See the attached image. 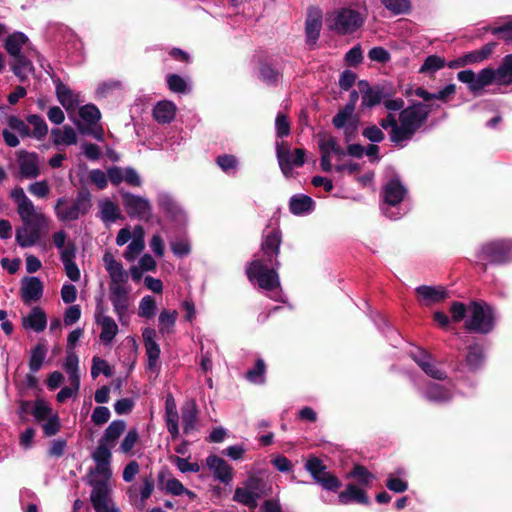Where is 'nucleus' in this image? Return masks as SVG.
Returning a JSON list of instances; mask_svg holds the SVG:
<instances>
[{
    "mask_svg": "<svg viewBox=\"0 0 512 512\" xmlns=\"http://www.w3.org/2000/svg\"><path fill=\"white\" fill-rule=\"evenodd\" d=\"M281 242L282 236L278 229L264 232L261 250L246 269L249 281L275 301H282V290L277 272L280 266L278 256Z\"/></svg>",
    "mask_w": 512,
    "mask_h": 512,
    "instance_id": "1",
    "label": "nucleus"
},
{
    "mask_svg": "<svg viewBox=\"0 0 512 512\" xmlns=\"http://www.w3.org/2000/svg\"><path fill=\"white\" fill-rule=\"evenodd\" d=\"M388 114L380 121L382 129L388 131L390 141L398 147H405L414 134L425 124L430 115V106L421 102L404 108L401 98H384Z\"/></svg>",
    "mask_w": 512,
    "mask_h": 512,
    "instance_id": "2",
    "label": "nucleus"
},
{
    "mask_svg": "<svg viewBox=\"0 0 512 512\" xmlns=\"http://www.w3.org/2000/svg\"><path fill=\"white\" fill-rule=\"evenodd\" d=\"M353 7H341L326 15L328 28L337 34L348 35L357 31L365 22L364 0H352Z\"/></svg>",
    "mask_w": 512,
    "mask_h": 512,
    "instance_id": "3",
    "label": "nucleus"
},
{
    "mask_svg": "<svg viewBox=\"0 0 512 512\" xmlns=\"http://www.w3.org/2000/svg\"><path fill=\"white\" fill-rule=\"evenodd\" d=\"M22 226L16 230V241L20 247L26 248L36 244L42 236V230L47 226V219L42 213L35 211L19 214Z\"/></svg>",
    "mask_w": 512,
    "mask_h": 512,
    "instance_id": "4",
    "label": "nucleus"
},
{
    "mask_svg": "<svg viewBox=\"0 0 512 512\" xmlns=\"http://www.w3.org/2000/svg\"><path fill=\"white\" fill-rule=\"evenodd\" d=\"M494 309L485 302L473 301L468 305V316L465 321L467 330L487 334L494 328Z\"/></svg>",
    "mask_w": 512,
    "mask_h": 512,
    "instance_id": "5",
    "label": "nucleus"
},
{
    "mask_svg": "<svg viewBox=\"0 0 512 512\" xmlns=\"http://www.w3.org/2000/svg\"><path fill=\"white\" fill-rule=\"evenodd\" d=\"M67 202L65 197H61L55 205L56 216L63 222L77 220L80 215L88 213L91 208V193L86 186H83L78 190L77 196L70 207H67Z\"/></svg>",
    "mask_w": 512,
    "mask_h": 512,
    "instance_id": "6",
    "label": "nucleus"
},
{
    "mask_svg": "<svg viewBox=\"0 0 512 512\" xmlns=\"http://www.w3.org/2000/svg\"><path fill=\"white\" fill-rule=\"evenodd\" d=\"M407 193L406 188L398 179L390 180L383 188L382 212L392 220L401 218L406 210L398 207Z\"/></svg>",
    "mask_w": 512,
    "mask_h": 512,
    "instance_id": "7",
    "label": "nucleus"
},
{
    "mask_svg": "<svg viewBox=\"0 0 512 512\" xmlns=\"http://www.w3.org/2000/svg\"><path fill=\"white\" fill-rule=\"evenodd\" d=\"M476 257L481 262L492 264H506L512 261V240L500 239L482 244Z\"/></svg>",
    "mask_w": 512,
    "mask_h": 512,
    "instance_id": "8",
    "label": "nucleus"
},
{
    "mask_svg": "<svg viewBox=\"0 0 512 512\" xmlns=\"http://www.w3.org/2000/svg\"><path fill=\"white\" fill-rule=\"evenodd\" d=\"M410 355L428 377L438 381H443L447 378V373L443 369L442 364L425 349L418 348L412 351Z\"/></svg>",
    "mask_w": 512,
    "mask_h": 512,
    "instance_id": "9",
    "label": "nucleus"
},
{
    "mask_svg": "<svg viewBox=\"0 0 512 512\" xmlns=\"http://www.w3.org/2000/svg\"><path fill=\"white\" fill-rule=\"evenodd\" d=\"M276 156L282 173L288 177L294 167H300L304 164L305 152L303 149H295L294 153L284 141L276 142Z\"/></svg>",
    "mask_w": 512,
    "mask_h": 512,
    "instance_id": "10",
    "label": "nucleus"
},
{
    "mask_svg": "<svg viewBox=\"0 0 512 512\" xmlns=\"http://www.w3.org/2000/svg\"><path fill=\"white\" fill-rule=\"evenodd\" d=\"M415 385L420 396L432 403H447L452 400L456 394L452 386H446L436 382Z\"/></svg>",
    "mask_w": 512,
    "mask_h": 512,
    "instance_id": "11",
    "label": "nucleus"
},
{
    "mask_svg": "<svg viewBox=\"0 0 512 512\" xmlns=\"http://www.w3.org/2000/svg\"><path fill=\"white\" fill-rule=\"evenodd\" d=\"M121 196L126 212L131 218L136 217L145 221L151 219L152 206L147 199L130 192H124Z\"/></svg>",
    "mask_w": 512,
    "mask_h": 512,
    "instance_id": "12",
    "label": "nucleus"
},
{
    "mask_svg": "<svg viewBox=\"0 0 512 512\" xmlns=\"http://www.w3.org/2000/svg\"><path fill=\"white\" fill-rule=\"evenodd\" d=\"M19 178L20 179H34L40 175L39 157L35 152H28L20 150L17 153Z\"/></svg>",
    "mask_w": 512,
    "mask_h": 512,
    "instance_id": "13",
    "label": "nucleus"
},
{
    "mask_svg": "<svg viewBox=\"0 0 512 512\" xmlns=\"http://www.w3.org/2000/svg\"><path fill=\"white\" fill-rule=\"evenodd\" d=\"M457 79L467 84L469 90L474 94H478L484 87L489 86L491 80L488 68L480 70L478 74H475L472 70L460 71L457 74Z\"/></svg>",
    "mask_w": 512,
    "mask_h": 512,
    "instance_id": "14",
    "label": "nucleus"
},
{
    "mask_svg": "<svg viewBox=\"0 0 512 512\" xmlns=\"http://www.w3.org/2000/svg\"><path fill=\"white\" fill-rule=\"evenodd\" d=\"M43 289V283L38 277H24L20 288V296L24 304L30 305L39 301L42 298Z\"/></svg>",
    "mask_w": 512,
    "mask_h": 512,
    "instance_id": "15",
    "label": "nucleus"
},
{
    "mask_svg": "<svg viewBox=\"0 0 512 512\" xmlns=\"http://www.w3.org/2000/svg\"><path fill=\"white\" fill-rule=\"evenodd\" d=\"M24 47L26 48V52L37 54V50L32 47L29 38L23 32H13L9 34L4 41V49L10 57L18 56V54L23 53L22 50Z\"/></svg>",
    "mask_w": 512,
    "mask_h": 512,
    "instance_id": "16",
    "label": "nucleus"
},
{
    "mask_svg": "<svg viewBox=\"0 0 512 512\" xmlns=\"http://www.w3.org/2000/svg\"><path fill=\"white\" fill-rule=\"evenodd\" d=\"M77 247L73 241H68L66 247L61 250L60 259L64 265L67 277L74 282L80 280L81 273L75 263Z\"/></svg>",
    "mask_w": 512,
    "mask_h": 512,
    "instance_id": "17",
    "label": "nucleus"
},
{
    "mask_svg": "<svg viewBox=\"0 0 512 512\" xmlns=\"http://www.w3.org/2000/svg\"><path fill=\"white\" fill-rule=\"evenodd\" d=\"M156 336V330L150 327L145 328L142 332V337L148 359L147 367L151 371H154L155 368L157 367L161 353L160 346L155 341Z\"/></svg>",
    "mask_w": 512,
    "mask_h": 512,
    "instance_id": "18",
    "label": "nucleus"
},
{
    "mask_svg": "<svg viewBox=\"0 0 512 512\" xmlns=\"http://www.w3.org/2000/svg\"><path fill=\"white\" fill-rule=\"evenodd\" d=\"M36 55L35 53L24 52L18 56H12L9 60L10 70L19 79L20 82H25L28 79L29 73H34V66L30 56Z\"/></svg>",
    "mask_w": 512,
    "mask_h": 512,
    "instance_id": "19",
    "label": "nucleus"
},
{
    "mask_svg": "<svg viewBox=\"0 0 512 512\" xmlns=\"http://www.w3.org/2000/svg\"><path fill=\"white\" fill-rule=\"evenodd\" d=\"M351 105H345L334 116L332 122L338 129H344L347 141L351 139L357 128V120L354 117V111L351 110Z\"/></svg>",
    "mask_w": 512,
    "mask_h": 512,
    "instance_id": "20",
    "label": "nucleus"
},
{
    "mask_svg": "<svg viewBox=\"0 0 512 512\" xmlns=\"http://www.w3.org/2000/svg\"><path fill=\"white\" fill-rule=\"evenodd\" d=\"M109 298L119 321L123 323V318L129 308L127 290L122 285H111Z\"/></svg>",
    "mask_w": 512,
    "mask_h": 512,
    "instance_id": "21",
    "label": "nucleus"
},
{
    "mask_svg": "<svg viewBox=\"0 0 512 512\" xmlns=\"http://www.w3.org/2000/svg\"><path fill=\"white\" fill-rule=\"evenodd\" d=\"M170 476L169 469L163 467L157 475L158 488L173 496L183 495L186 491L184 485L178 479Z\"/></svg>",
    "mask_w": 512,
    "mask_h": 512,
    "instance_id": "22",
    "label": "nucleus"
},
{
    "mask_svg": "<svg viewBox=\"0 0 512 512\" xmlns=\"http://www.w3.org/2000/svg\"><path fill=\"white\" fill-rule=\"evenodd\" d=\"M490 72V85H509L512 83V53L503 58L497 69L488 68Z\"/></svg>",
    "mask_w": 512,
    "mask_h": 512,
    "instance_id": "23",
    "label": "nucleus"
},
{
    "mask_svg": "<svg viewBox=\"0 0 512 512\" xmlns=\"http://www.w3.org/2000/svg\"><path fill=\"white\" fill-rule=\"evenodd\" d=\"M359 88L362 94L361 105L364 108H372L382 103L385 98L384 89L380 86L370 87L367 82L361 81Z\"/></svg>",
    "mask_w": 512,
    "mask_h": 512,
    "instance_id": "24",
    "label": "nucleus"
},
{
    "mask_svg": "<svg viewBox=\"0 0 512 512\" xmlns=\"http://www.w3.org/2000/svg\"><path fill=\"white\" fill-rule=\"evenodd\" d=\"M22 326L25 329H31L37 333L42 332L47 326V315L45 311L39 307H33L29 314L22 319Z\"/></svg>",
    "mask_w": 512,
    "mask_h": 512,
    "instance_id": "25",
    "label": "nucleus"
},
{
    "mask_svg": "<svg viewBox=\"0 0 512 512\" xmlns=\"http://www.w3.org/2000/svg\"><path fill=\"white\" fill-rule=\"evenodd\" d=\"M177 107L174 102L161 100L153 108V118L159 124H169L176 116Z\"/></svg>",
    "mask_w": 512,
    "mask_h": 512,
    "instance_id": "26",
    "label": "nucleus"
},
{
    "mask_svg": "<svg viewBox=\"0 0 512 512\" xmlns=\"http://www.w3.org/2000/svg\"><path fill=\"white\" fill-rule=\"evenodd\" d=\"M55 90L58 101L67 110H74L78 104V96L60 79L55 81Z\"/></svg>",
    "mask_w": 512,
    "mask_h": 512,
    "instance_id": "27",
    "label": "nucleus"
},
{
    "mask_svg": "<svg viewBox=\"0 0 512 512\" xmlns=\"http://www.w3.org/2000/svg\"><path fill=\"white\" fill-rule=\"evenodd\" d=\"M289 208L294 215H306L314 210V201L307 195L296 194L290 198Z\"/></svg>",
    "mask_w": 512,
    "mask_h": 512,
    "instance_id": "28",
    "label": "nucleus"
},
{
    "mask_svg": "<svg viewBox=\"0 0 512 512\" xmlns=\"http://www.w3.org/2000/svg\"><path fill=\"white\" fill-rule=\"evenodd\" d=\"M338 500L341 504L347 505L352 502L368 504L366 493L354 484H348L346 489L339 493Z\"/></svg>",
    "mask_w": 512,
    "mask_h": 512,
    "instance_id": "29",
    "label": "nucleus"
},
{
    "mask_svg": "<svg viewBox=\"0 0 512 512\" xmlns=\"http://www.w3.org/2000/svg\"><path fill=\"white\" fill-rule=\"evenodd\" d=\"M47 355V345L45 339H40L38 343L31 349L30 358H29V370L32 373H37L46 358Z\"/></svg>",
    "mask_w": 512,
    "mask_h": 512,
    "instance_id": "30",
    "label": "nucleus"
},
{
    "mask_svg": "<svg viewBox=\"0 0 512 512\" xmlns=\"http://www.w3.org/2000/svg\"><path fill=\"white\" fill-rule=\"evenodd\" d=\"M416 292L425 304L429 305L432 303L440 302L446 298V290L443 287H432V286H419L416 288Z\"/></svg>",
    "mask_w": 512,
    "mask_h": 512,
    "instance_id": "31",
    "label": "nucleus"
},
{
    "mask_svg": "<svg viewBox=\"0 0 512 512\" xmlns=\"http://www.w3.org/2000/svg\"><path fill=\"white\" fill-rule=\"evenodd\" d=\"M125 429L126 423L124 420H114L108 425L103 436L99 440L114 447Z\"/></svg>",
    "mask_w": 512,
    "mask_h": 512,
    "instance_id": "32",
    "label": "nucleus"
},
{
    "mask_svg": "<svg viewBox=\"0 0 512 512\" xmlns=\"http://www.w3.org/2000/svg\"><path fill=\"white\" fill-rule=\"evenodd\" d=\"M386 487L395 493L405 492L408 489L406 471L398 468L394 473L389 474L386 480Z\"/></svg>",
    "mask_w": 512,
    "mask_h": 512,
    "instance_id": "33",
    "label": "nucleus"
},
{
    "mask_svg": "<svg viewBox=\"0 0 512 512\" xmlns=\"http://www.w3.org/2000/svg\"><path fill=\"white\" fill-rule=\"evenodd\" d=\"M51 136L53 138V144L56 146L62 144L74 145L78 140L75 130L70 126H64L63 130L60 128L52 129Z\"/></svg>",
    "mask_w": 512,
    "mask_h": 512,
    "instance_id": "34",
    "label": "nucleus"
},
{
    "mask_svg": "<svg viewBox=\"0 0 512 512\" xmlns=\"http://www.w3.org/2000/svg\"><path fill=\"white\" fill-rule=\"evenodd\" d=\"M90 485L93 487L90 495L93 507L109 501V488L106 481L91 480Z\"/></svg>",
    "mask_w": 512,
    "mask_h": 512,
    "instance_id": "35",
    "label": "nucleus"
},
{
    "mask_svg": "<svg viewBox=\"0 0 512 512\" xmlns=\"http://www.w3.org/2000/svg\"><path fill=\"white\" fill-rule=\"evenodd\" d=\"M101 326L100 340L104 344H109L118 333V326L112 317L102 318L96 322Z\"/></svg>",
    "mask_w": 512,
    "mask_h": 512,
    "instance_id": "36",
    "label": "nucleus"
},
{
    "mask_svg": "<svg viewBox=\"0 0 512 512\" xmlns=\"http://www.w3.org/2000/svg\"><path fill=\"white\" fill-rule=\"evenodd\" d=\"M198 411L195 404L182 408L183 432L186 435L196 430Z\"/></svg>",
    "mask_w": 512,
    "mask_h": 512,
    "instance_id": "37",
    "label": "nucleus"
},
{
    "mask_svg": "<svg viewBox=\"0 0 512 512\" xmlns=\"http://www.w3.org/2000/svg\"><path fill=\"white\" fill-rule=\"evenodd\" d=\"M10 197L17 203V213L29 212L34 208L33 202L26 196L22 187L17 186L10 192Z\"/></svg>",
    "mask_w": 512,
    "mask_h": 512,
    "instance_id": "38",
    "label": "nucleus"
},
{
    "mask_svg": "<svg viewBox=\"0 0 512 512\" xmlns=\"http://www.w3.org/2000/svg\"><path fill=\"white\" fill-rule=\"evenodd\" d=\"M266 365L263 359L258 358L253 368L246 372V379L253 384L265 383Z\"/></svg>",
    "mask_w": 512,
    "mask_h": 512,
    "instance_id": "39",
    "label": "nucleus"
},
{
    "mask_svg": "<svg viewBox=\"0 0 512 512\" xmlns=\"http://www.w3.org/2000/svg\"><path fill=\"white\" fill-rule=\"evenodd\" d=\"M159 208L169 217L176 219L181 214L178 204L169 195H160L158 198Z\"/></svg>",
    "mask_w": 512,
    "mask_h": 512,
    "instance_id": "40",
    "label": "nucleus"
},
{
    "mask_svg": "<svg viewBox=\"0 0 512 512\" xmlns=\"http://www.w3.org/2000/svg\"><path fill=\"white\" fill-rule=\"evenodd\" d=\"M26 121L33 126L31 136L41 140L47 135L48 126L41 116L37 114H31L27 116Z\"/></svg>",
    "mask_w": 512,
    "mask_h": 512,
    "instance_id": "41",
    "label": "nucleus"
},
{
    "mask_svg": "<svg viewBox=\"0 0 512 512\" xmlns=\"http://www.w3.org/2000/svg\"><path fill=\"white\" fill-rule=\"evenodd\" d=\"M305 469L309 472L316 483H318V480L321 479V477L328 473L322 460L317 457L307 459L305 462Z\"/></svg>",
    "mask_w": 512,
    "mask_h": 512,
    "instance_id": "42",
    "label": "nucleus"
},
{
    "mask_svg": "<svg viewBox=\"0 0 512 512\" xmlns=\"http://www.w3.org/2000/svg\"><path fill=\"white\" fill-rule=\"evenodd\" d=\"M483 361V348L478 344L470 346L466 356V365L468 368L470 370H476L483 364Z\"/></svg>",
    "mask_w": 512,
    "mask_h": 512,
    "instance_id": "43",
    "label": "nucleus"
},
{
    "mask_svg": "<svg viewBox=\"0 0 512 512\" xmlns=\"http://www.w3.org/2000/svg\"><path fill=\"white\" fill-rule=\"evenodd\" d=\"M177 316L178 312L176 310H162L158 318L160 325L159 332L161 334L170 333L175 326Z\"/></svg>",
    "mask_w": 512,
    "mask_h": 512,
    "instance_id": "44",
    "label": "nucleus"
},
{
    "mask_svg": "<svg viewBox=\"0 0 512 512\" xmlns=\"http://www.w3.org/2000/svg\"><path fill=\"white\" fill-rule=\"evenodd\" d=\"M79 117L88 125H95L101 118L98 107L94 104H86L79 108Z\"/></svg>",
    "mask_w": 512,
    "mask_h": 512,
    "instance_id": "45",
    "label": "nucleus"
},
{
    "mask_svg": "<svg viewBox=\"0 0 512 512\" xmlns=\"http://www.w3.org/2000/svg\"><path fill=\"white\" fill-rule=\"evenodd\" d=\"M252 493L253 492L248 491L245 486L238 487L234 493V500L250 509H254L257 506L258 495Z\"/></svg>",
    "mask_w": 512,
    "mask_h": 512,
    "instance_id": "46",
    "label": "nucleus"
},
{
    "mask_svg": "<svg viewBox=\"0 0 512 512\" xmlns=\"http://www.w3.org/2000/svg\"><path fill=\"white\" fill-rule=\"evenodd\" d=\"M206 465L213 472L215 479L224 483V459L211 454L206 458Z\"/></svg>",
    "mask_w": 512,
    "mask_h": 512,
    "instance_id": "47",
    "label": "nucleus"
},
{
    "mask_svg": "<svg viewBox=\"0 0 512 512\" xmlns=\"http://www.w3.org/2000/svg\"><path fill=\"white\" fill-rule=\"evenodd\" d=\"M322 21L320 16L309 17L306 21V36L310 43H315L320 35Z\"/></svg>",
    "mask_w": 512,
    "mask_h": 512,
    "instance_id": "48",
    "label": "nucleus"
},
{
    "mask_svg": "<svg viewBox=\"0 0 512 512\" xmlns=\"http://www.w3.org/2000/svg\"><path fill=\"white\" fill-rule=\"evenodd\" d=\"M155 486V480L152 474L144 476L142 478V486L140 488V503L137 504V508L143 509L145 507V501L150 498Z\"/></svg>",
    "mask_w": 512,
    "mask_h": 512,
    "instance_id": "49",
    "label": "nucleus"
},
{
    "mask_svg": "<svg viewBox=\"0 0 512 512\" xmlns=\"http://www.w3.org/2000/svg\"><path fill=\"white\" fill-rule=\"evenodd\" d=\"M31 414L37 422H42L52 415V409L45 400L37 399L33 404Z\"/></svg>",
    "mask_w": 512,
    "mask_h": 512,
    "instance_id": "50",
    "label": "nucleus"
},
{
    "mask_svg": "<svg viewBox=\"0 0 512 512\" xmlns=\"http://www.w3.org/2000/svg\"><path fill=\"white\" fill-rule=\"evenodd\" d=\"M259 79L266 85L272 86L279 81L280 74L269 64L263 63L259 68Z\"/></svg>",
    "mask_w": 512,
    "mask_h": 512,
    "instance_id": "51",
    "label": "nucleus"
},
{
    "mask_svg": "<svg viewBox=\"0 0 512 512\" xmlns=\"http://www.w3.org/2000/svg\"><path fill=\"white\" fill-rule=\"evenodd\" d=\"M106 377H111L113 372L108 362L98 356L92 359L91 376L93 379L97 378L100 374Z\"/></svg>",
    "mask_w": 512,
    "mask_h": 512,
    "instance_id": "52",
    "label": "nucleus"
},
{
    "mask_svg": "<svg viewBox=\"0 0 512 512\" xmlns=\"http://www.w3.org/2000/svg\"><path fill=\"white\" fill-rule=\"evenodd\" d=\"M445 66V60L437 55H430L419 69L420 73H435Z\"/></svg>",
    "mask_w": 512,
    "mask_h": 512,
    "instance_id": "53",
    "label": "nucleus"
},
{
    "mask_svg": "<svg viewBox=\"0 0 512 512\" xmlns=\"http://www.w3.org/2000/svg\"><path fill=\"white\" fill-rule=\"evenodd\" d=\"M106 271L111 278L112 285H121L128 280V274L120 262H117L113 267H106Z\"/></svg>",
    "mask_w": 512,
    "mask_h": 512,
    "instance_id": "54",
    "label": "nucleus"
},
{
    "mask_svg": "<svg viewBox=\"0 0 512 512\" xmlns=\"http://www.w3.org/2000/svg\"><path fill=\"white\" fill-rule=\"evenodd\" d=\"M101 214L103 221L115 222L119 219V207L110 200H105L101 205Z\"/></svg>",
    "mask_w": 512,
    "mask_h": 512,
    "instance_id": "55",
    "label": "nucleus"
},
{
    "mask_svg": "<svg viewBox=\"0 0 512 512\" xmlns=\"http://www.w3.org/2000/svg\"><path fill=\"white\" fill-rule=\"evenodd\" d=\"M156 302L152 296H144L139 304V316L150 319L155 315Z\"/></svg>",
    "mask_w": 512,
    "mask_h": 512,
    "instance_id": "56",
    "label": "nucleus"
},
{
    "mask_svg": "<svg viewBox=\"0 0 512 512\" xmlns=\"http://www.w3.org/2000/svg\"><path fill=\"white\" fill-rule=\"evenodd\" d=\"M43 433L45 437H52L56 435L61 429V422L58 414H53L46 419V422L42 425Z\"/></svg>",
    "mask_w": 512,
    "mask_h": 512,
    "instance_id": "57",
    "label": "nucleus"
},
{
    "mask_svg": "<svg viewBox=\"0 0 512 512\" xmlns=\"http://www.w3.org/2000/svg\"><path fill=\"white\" fill-rule=\"evenodd\" d=\"M110 448H112V446L99 440L97 448L92 453V459L95 462L110 463L111 462Z\"/></svg>",
    "mask_w": 512,
    "mask_h": 512,
    "instance_id": "58",
    "label": "nucleus"
},
{
    "mask_svg": "<svg viewBox=\"0 0 512 512\" xmlns=\"http://www.w3.org/2000/svg\"><path fill=\"white\" fill-rule=\"evenodd\" d=\"M167 85L169 90L174 93H185L188 88L186 81L178 74H169Z\"/></svg>",
    "mask_w": 512,
    "mask_h": 512,
    "instance_id": "59",
    "label": "nucleus"
},
{
    "mask_svg": "<svg viewBox=\"0 0 512 512\" xmlns=\"http://www.w3.org/2000/svg\"><path fill=\"white\" fill-rule=\"evenodd\" d=\"M138 440L139 434L137 429H130L120 444V451L124 454L130 453Z\"/></svg>",
    "mask_w": 512,
    "mask_h": 512,
    "instance_id": "60",
    "label": "nucleus"
},
{
    "mask_svg": "<svg viewBox=\"0 0 512 512\" xmlns=\"http://www.w3.org/2000/svg\"><path fill=\"white\" fill-rule=\"evenodd\" d=\"M382 4L392 13H406L410 8L409 0H381Z\"/></svg>",
    "mask_w": 512,
    "mask_h": 512,
    "instance_id": "61",
    "label": "nucleus"
},
{
    "mask_svg": "<svg viewBox=\"0 0 512 512\" xmlns=\"http://www.w3.org/2000/svg\"><path fill=\"white\" fill-rule=\"evenodd\" d=\"M144 241L142 238L133 239L127 246L124 257L128 261H133L144 249Z\"/></svg>",
    "mask_w": 512,
    "mask_h": 512,
    "instance_id": "62",
    "label": "nucleus"
},
{
    "mask_svg": "<svg viewBox=\"0 0 512 512\" xmlns=\"http://www.w3.org/2000/svg\"><path fill=\"white\" fill-rule=\"evenodd\" d=\"M349 477L356 478L361 485L369 486L373 480V475L364 467L356 465L349 473Z\"/></svg>",
    "mask_w": 512,
    "mask_h": 512,
    "instance_id": "63",
    "label": "nucleus"
},
{
    "mask_svg": "<svg viewBox=\"0 0 512 512\" xmlns=\"http://www.w3.org/2000/svg\"><path fill=\"white\" fill-rule=\"evenodd\" d=\"M7 123L8 126L11 129L17 131L22 138L31 136V130L29 126H27L25 122L17 116H9Z\"/></svg>",
    "mask_w": 512,
    "mask_h": 512,
    "instance_id": "64",
    "label": "nucleus"
}]
</instances>
